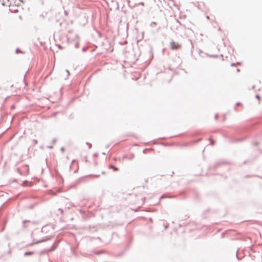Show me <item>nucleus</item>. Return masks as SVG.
<instances>
[{"label":"nucleus","mask_w":262,"mask_h":262,"mask_svg":"<svg viewBox=\"0 0 262 262\" xmlns=\"http://www.w3.org/2000/svg\"><path fill=\"white\" fill-rule=\"evenodd\" d=\"M109 168L113 169L114 171H118V168L117 167H115L114 166L111 165L109 166Z\"/></svg>","instance_id":"3"},{"label":"nucleus","mask_w":262,"mask_h":262,"mask_svg":"<svg viewBox=\"0 0 262 262\" xmlns=\"http://www.w3.org/2000/svg\"><path fill=\"white\" fill-rule=\"evenodd\" d=\"M3 5L6 6H13L18 4L20 0H3Z\"/></svg>","instance_id":"1"},{"label":"nucleus","mask_w":262,"mask_h":262,"mask_svg":"<svg viewBox=\"0 0 262 262\" xmlns=\"http://www.w3.org/2000/svg\"><path fill=\"white\" fill-rule=\"evenodd\" d=\"M33 254V252H26L25 253V255H31Z\"/></svg>","instance_id":"4"},{"label":"nucleus","mask_w":262,"mask_h":262,"mask_svg":"<svg viewBox=\"0 0 262 262\" xmlns=\"http://www.w3.org/2000/svg\"><path fill=\"white\" fill-rule=\"evenodd\" d=\"M67 72L68 73V75H70L69 71L68 70H67Z\"/></svg>","instance_id":"5"},{"label":"nucleus","mask_w":262,"mask_h":262,"mask_svg":"<svg viewBox=\"0 0 262 262\" xmlns=\"http://www.w3.org/2000/svg\"><path fill=\"white\" fill-rule=\"evenodd\" d=\"M256 98L259 99V96H256Z\"/></svg>","instance_id":"6"},{"label":"nucleus","mask_w":262,"mask_h":262,"mask_svg":"<svg viewBox=\"0 0 262 262\" xmlns=\"http://www.w3.org/2000/svg\"><path fill=\"white\" fill-rule=\"evenodd\" d=\"M170 47L171 50H178L181 48V45L178 42L174 41H171L170 43Z\"/></svg>","instance_id":"2"}]
</instances>
